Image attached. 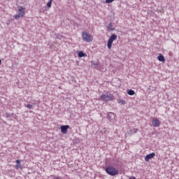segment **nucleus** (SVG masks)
Wrapping results in <instances>:
<instances>
[{
    "instance_id": "1",
    "label": "nucleus",
    "mask_w": 179,
    "mask_h": 179,
    "mask_svg": "<svg viewBox=\"0 0 179 179\" xmlns=\"http://www.w3.org/2000/svg\"><path fill=\"white\" fill-rule=\"evenodd\" d=\"M105 171L107 174L112 176H118L119 173L118 169L113 166H108L106 167Z\"/></svg>"
},
{
    "instance_id": "2",
    "label": "nucleus",
    "mask_w": 179,
    "mask_h": 179,
    "mask_svg": "<svg viewBox=\"0 0 179 179\" xmlns=\"http://www.w3.org/2000/svg\"><path fill=\"white\" fill-rule=\"evenodd\" d=\"M17 8L18 14L14 15V17L16 20H17V19H20V17H24V15H26V12L24 11L26 10V8L24 7L18 6Z\"/></svg>"
},
{
    "instance_id": "3",
    "label": "nucleus",
    "mask_w": 179,
    "mask_h": 179,
    "mask_svg": "<svg viewBox=\"0 0 179 179\" xmlns=\"http://www.w3.org/2000/svg\"><path fill=\"white\" fill-rule=\"evenodd\" d=\"M82 38L85 43H92L93 41V37L86 31L82 32Z\"/></svg>"
},
{
    "instance_id": "4",
    "label": "nucleus",
    "mask_w": 179,
    "mask_h": 179,
    "mask_svg": "<svg viewBox=\"0 0 179 179\" xmlns=\"http://www.w3.org/2000/svg\"><path fill=\"white\" fill-rule=\"evenodd\" d=\"M100 99L102 101H113V100H114V95L110 94L109 92H106V94H102L100 96Z\"/></svg>"
},
{
    "instance_id": "5",
    "label": "nucleus",
    "mask_w": 179,
    "mask_h": 179,
    "mask_svg": "<svg viewBox=\"0 0 179 179\" xmlns=\"http://www.w3.org/2000/svg\"><path fill=\"white\" fill-rule=\"evenodd\" d=\"M115 40H117V35L113 34L110 36L107 43V47L108 50H111V47H113V43H114Z\"/></svg>"
},
{
    "instance_id": "6",
    "label": "nucleus",
    "mask_w": 179,
    "mask_h": 179,
    "mask_svg": "<svg viewBox=\"0 0 179 179\" xmlns=\"http://www.w3.org/2000/svg\"><path fill=\"white\" fill-rule=\"evenodd\" d=\"M152 125L155 128L159 127L161 125L160 120L159 119L154 117L152 120Z\"/></svg>"
},
{
    "instance_id": "7",
    "label": "nucleus",
    "mask_w": 179,
    "mask_h": 179,
    "mask_svg": "<svg viewBox=\"0 0 179 179\" xmlns=\"http://www.w3.org/2000/svg\"><path fill=\"white\" fill-rule=\"evenodd\" d=\"M60 129L62 134H66L69 129V125L61 126Z\"/></svg>"
},
{
    "instance_id": "8",
    "label": "nucleus",
    "mask_w": 179,
    "mask_h": 179,
    "mask_svg": "<svg viewBox=\"0 0 179 179\" xmlns=\"http://www.w3.org/2000/svg\"><path fill=\"white\" fill-rule=\"evenodd\" d=\"M156 156V154L155 152H152L151 154L147 155L145 157V162H149L150 159H153Z\"/></svg>"
},
{
    "instance_id": "9",
    "label": "nucleus",
    "mask_w": 179,
    "mask_h": 179,
    "mask_svg": "<svg viewBox=\"0 0 179 179\" xmlns=\"http://www.w3.org/2000/svg\"><path fill=\"white\" fill-rule=\"evenodd\" d=\"M157 59L158 61H159V62H162L163 64L166 62V59H164V56L162 55V54H159V56L157 57Z\"/></svg>"
},
{
    "instance_id": "10",
    "label": "nucleus",
    "mask_w": 179,
    "mask_h": 179,
    "mask_svg": "<svg viewBox=\"0 0 179 179\" xmlns=\"http://www.w3.org/2000/svg\"><path fill=\"white\" fill-rule=\"evenodd\" d=\"M20 160H19V159H17L16 161H15V163H17V164H16V166H15V169H17V170H19V169H23V166H22V164H20Z\"/></svg>"
},
{
    "instance_id": "11",
    "label": "nucleus",
    "mask_w": 179,
    "mask_h": 179,
    "mask_svg": "<svg viewBox=\"0 0 179 179\" xmlns=\"http://www.w3.org/2000/svg\"><path fill=\"white\" fill-rule=\"evenodd\" d=\"M108 31H113L114 30V27H113V24L111 22L109 23V24L107 27Z\"/></svg>"
},
{
    "instance_id": "12",
    "label": "nucleus",
    "mask_w": 179,
    "mask_h": 179,
    "mask_svg": "<svg viewBox=\"0 0 179 179\" xmlns=\"http://www.w3.org/2000/svg\"><path fill=\"white\" fill-rule=\"evenodd\" d=\"M78 57L80 58H82L83 57H87V55H86V53H84L83 51H80L78 52Z\"/></svg>"
},
{
    "instance_id": "13",
    "label": "nucleus",
    "mask_w": 179,
    "mask_h": 179,
    "mask_svg": "<svg viewBox=\"0 0 179 179\" xmlns=\"http://www.w3.org/2000/svg\"><path fill=\"white\" fill-rule=\"evenodd\" d=\"M127 94H129V96H134V94H135V91L129 90H127Z\"/></svg>"
},
{
    "instance_id": "14",
    "label": "nucleus",
    "mask_w": 179,
    "mask_h": 179,
    "mask_svg": "<svg viewBox=\"0 0 179 179\" xmlns=\"http://www.w3.org/2000/svg\"><path fill=\"white\" fill-rule=\"evenodd\" d=\"M113 117H114V114L113 113H108V115H107L108 120H111V118H113Z\"/></svg>"
},
{
    "instance_id": "15",
    "label": "nucleus",
    "mask_w": 179,
    "mask_h": 179,
    "mask_svg": "<svg viewBox=\"0 0 179 179\" xmlns=\"http://www.w3.org/2000/svg\"><path fill=\"white\" fill-rule=\"evenodd\" d=\"M131 134H136L138 132V129H133L130 130Z\"/></svg>"
},
{
    "instance_id": "16",
    "label": "nucleus",
    "mask_w": 179,
    "mask_h": 179,
    "mask_svg": "<svg viewBox=\"0 0 179 179\" xmlns=\"http://www.w3.org/2000/svg\"><path fill=\"white\" fill-rule=\"evenodd\" d=\"M119 104H125V100L119 99L118 100Z\"/></svg>"
},
{
    "instance_id": "17",
    "label": "nucleus",
    "mask_w": 179,
    "mask_h": 179,
    "mask_svg": "<svg viewBox=\"0 0 179 179\" xmlns=\"http://www.w3.org/2000/svg\"><path fill=\"white\" fill-rule=\"evenodd\" d=\"M52 3V1L50 0V1L47 3V7L50 8Z\"/></svg>"
},
{
    "instance_id": "18",
    "label": "nucleus",
    "mask_w": 179,
    "mask_h": 179,
    "mask_svg": "<svg viewBox=\"0 0 179 179\" xmlns=\"http://www.w3.org/2000/svg\"><path fill=\"white\" fill-rule=\"evenodd\" d=\"M115 0H106V3H111L112 2H114Z\"/></svg>"
},
{
    "instance_id": "19",
    "label": "nucleus",
    "mask_w": 179,
    "mask_h": 179,
    "mask_svg": "<svg viewBox=\"0 0 179 179\" xmlns=\"http://www.w3.org/2000/svg\"><path fill=\"white\" fill-rule=\"evenodd\" d=\"M27 108L30 110L31 108H33V106H31V104H27Z\"/></svg>"
},
{
    "instance_id": "20",
    "label": "nucleus",
    "mask_w": 179,
    "mask_h": 179,
    "mask_svg": "<svg viewBox=\"0 0 179 179\" xmlns=\"http://www.w3.org/2000/svg\"><path fill=\"white\" fill-rule=\"evenodd\" d=\"M53 179H62V178L58 176H53Z\"/></svg>"
},
{
    "instance_id": "21",
    "label": "nucleus",
    "mask_w": 179,
    "mask_h": 179,
    "mask_svg": "<svg viewBox=\"0 0 179 179\" xmlns=\"http://www.w3.org/2000/svg\"><path fill=\"white\" fill-rule=\"evenodd\" d=\"M129 179H136L134 176H131L129 178Z\"/></svg>"
},
{
    "instance_id": "22",
    "label": "nucleus",
    "mask_w": 179,
    "mask_h": 179,
    "mask_svg": "<svg viewBox=\"0 0 179 179\" xmlns=\"http://www.w3.org/2000/svg\"><path fill=\"white\" fill-rule=\"evenodd\" d=\"M0 65H1V59H0Z\"/></svg>"
},
{
    "instance_id": "23",
    "label": "nucleus",
    "mask_w": 179,
    "mask_h": 179,
    "mask_svg": "<svg viewBox=\"0 0 179 179\" xmlns=\"http://www.w3.org/2000/svg\"><path fill=\"white\" fill-rule=\"evenodd\" d=\"M51 1H53V0H51Z\"/></svg>"
}]
</instances>
